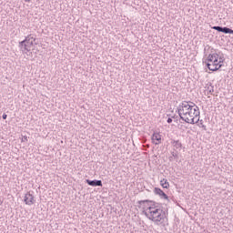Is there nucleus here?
Masks as SVG:
<instances>
[{
	"instance_id": "nucleus-3",
	"label": "nucleus",
	"mask_w": 233,
	"mask_h": 233,
	"mask_svg": "<svg viewBox=\"0 0 233 233\" xmlns=\"http://www.w3.org/2000/svg\"><path fill=\"white\" fill-rule=\"evenodd\" d=\"M35 45H39V42H37V39L32 35H29L25 38V40L19 42V48L23 54H26L32 50V46Z\"/></svg>"
},
{
	"instance_id": "nucleus-20",
	"label": "nucleus",
	"mask_w": 233,
	"mask_h": 233,
	"mask_svg": "<svg viewBox=\"0 0 233 233\" xmlns=\"http://www.w3.org/2000/svg\"><path fill=\"white\" fill-rule=\"evenodd\" d=\"M25 3H30L31 0H25Z\"/></svg>"
},
{
	"instance_id": "nucleus-1",
	"label": "nucleus",
	"mask_w": 233,
	"mask_h": 233,
	"mask_svg": "<svg viewBox=\"0 0 233 233\" xmlns=\"http://www.w3.org/2000/svg\"><path fill=\"white\" fill-rule=\"evenodd\" d=\"M177 110L180 119L185 123H189V125L199 123V107L193 102L183 101Z\"/></svg>"
},
{
	"instance_id": "nucleus-5",
	"label": "nucleus",
	"mask_w": 233,
	"mask_h": 233,
	"mask_svg": "<svg viewBox=\"0 0 233 233\" xmlns=\"http://www.w3.org/2000/svg\"><path fill=\"white\" fill-rule=\"evenodd\" d=\"M153 192L156 196H158L160 199H167V201H169L168 195L166 192H164L161 188L155 187Z\"/></svg>"
},
{
	"instance_id": "nucleus-12",
	"label": "nucleus",
	"mask_w": 233,
	"mask_h": 233,
	"mask_svg": "<svg viewBox=\"0 0 233 233\" xmlns=\"http://www.w3.org/2000/svg\"><path fill=\"white\" fill-rule=\"evenodd\" d=\"M160 185L163 188H169L170 187V184L168 183V180H167L166 178H164L160 181Z\"/></svg>"
},
{
	"instance_id": "nucleus-11",
	"label": "nucleus",
	"mask_w": 233,
	"mask_h": 233,
	"mask_svg": "<svg viewBox=\"0 0 233 233\" xmlns=\"http://www.w3.org/2000/svg\"><path fill=\"white\" fill-rule=\"evenodd\" d=\"M206 65H207L208 70H211V72H216V71L219 70V67L214 66L213 64H210L208 62V63H206Z\"/></svg>"
},
{
	"instance_id": "nucleus-10",
	"label": "nucleus",
	"mask_w": 233,
	"mask_h": 233,
	"mask_svg": "<svg viewBox=\"0 0 233 233\" xmlns=\"http://www.w3.org/2000/svg\"><path fill=\"white\" fill-rule=\"evenodd\" d=\"M171 145L176 148V150H181V147H183L179 140H172Z\"/></svg>"
},
{
	"instance_id": "nucleus-16",
	"label": "nucleus",
	"mask_w": 233,
	"mask_h": 233,
	"mask_svg": "<svg viewBox=\"0 0 233 233\" xmlns=\"http://www.w3.org/2000/svg\"><path fill=\"white\" fill-rule=\"evenodd\" d=\"M2 117H3V119H6V117H8V115L7 114H3Z\"/></svg>"
},
{
	"instance_id": "nucleus-4",
	"label": "nucleus",
	"mask_w": 233,
	"mask_h": 233,
	"mask_svg": "<svg viewBox=\"0 0 233 233\" xmlns=\"http://www.w3.org/2000/svg\"><path fill=\"white\" fill-rule=\"evenodd\" d=\"M206 61H208V63L210 65L217 66L218 70L221 68V66H223V64L219 63V56H218V53L209 54Z\"/></svg>"
},
{
	"instance_id": "nucleus-7",
	"label": "nucleus",
	"mask_w": 233,
	"mask_h": 233,
	"mask_svg": "<svg viewBox=\"0 0 233 233\" xmlns=\"http://www.w3.org/2000/svg\"><path fill=\"white\" fill-rule=\"evenodd\" d=\"M24 202L25 203V205H34V203H35V200L34 199V195L30 194V192L26 193L24 198Z\"/></svg>"
},
{
	"instance_id": "nucleus-6",
	"label": "nucleus",
	"mask_w": 233,
	"mask_h": 233,
	"mask_svg": "<svg viewBox=\"0 0 233 233\" xmlns=\"http://www.w3.org/2000/svg\"><path fill=\"white\" fill-rule=\"evenodd\" d=\"M212 30H217V32H222L223 34H233V30L225 26H219V25H215L211 27Z\"/></svg>"
},
{
	"instance_id": "nucleus-13",
	"label": "nucleus",
	"mask_w": 233,
	"mask_h": 233,
	"mask_svg": "<svg viewBox=\"0 0 233 233\" xmlns=\"http://www.w3.org/2000/svg\"><path fill=\"white\" fill-rule=\"evenodd\" d=\"M217 54L218 56V63L220 65H223V63H225V55H223V53H221V52H218Z\"/></svg>"
},
{
	"instance_id": "nucleus-15",
	"label": "nucleus",
	"mask_w": 233,
	"mask_h": 233,
	"mask_svg": "<svg viewBox=\"0 0 233 233\" xmlns=\"http://www.w3.org/2000/svg\"><path fill=\"white\" fill-rule=\"evenodd\" d=\"M171 155H172L173 157H175L177 159V157H179V155L176 152H171Z\"/></svg>"
},
{
	"instance_id": "nucleus-19",
	"label": "nucleus",
	"mask_w": 233,
	"mask_h": 233,
	"mask_svg": "<svg viewBox=\"0 0 233 233\" xmlns=\"http://www.w3.org/2000/svg\"><path fill=\"white\" fill-rule=\"evenodd\" d=\"M169 161H174V157L173 156L169 157Z\"/></svg>"
},
{
	"instance_id": "nucleus-9",
	"label": "nucleus",
	"mask_w": 233,
	"mask_h": 233,
	"mask_svg": "<svg viewBox=\"0 0 233 233\" xmlns=\"http://www.w3.org/2000/svg\"><path fill=\"white\" fill-rule=\"evenodd\" d=\"M152 141L156 145H159L161 143V136L158 133H154L152 136Z\"/></svg>"
},
{
	"instance_id": "nucleus-2",
	"label": "nucleus",
	"mask_w": 233,
	"mask_h": 233,
	"mask_svg": "<svg viewBox=\"0 0 233 233\" xmlns=\"http://www.w3.org/2000/svg\"><path fill=\"white\" fill-rule=\"evenodd\" d=\"M145 203H153V205L147 208L148 212L143 211L144 216H146V218L150 221H153L155 225H163V223H165V219H167V213L163 208L156 206V202L149 199L140 200L137 202L138 205H145Z\"/></svg>"
},
{
	"instance_id": "nucleus-8",
	"label": "nucleus",
	"mask_w": 233,
	"mask_h": 233,
	"mask_svg": "<svg viewBox=\"0 0 233 233\" xmlns=\"http://www.w3.org/2000/svg\"><path fill=\"white\" fill-rule=\"evenodd\" d=\"M86 183L89 185V187H103V181L101 180H90V179H86Z\"/></svg>"
},
{
	"instance_id": "nucleus-17",
	"label": "nucleus",
	"mask_w": 233,
	"mask_h": 233,
	"mask_svg": "<svg viewBox=\"0 0 233 233\" xmlns=\"http://www.w3.org/2000/svg\"><path fill=\"white\" fill-rule=\"evenodd\" d=\"M22 141H28V137H24L22 138Z\"/></svg>"
},
{
	"instance_id": "nucleus-18",
	"label": "nucleus",
	"mask_w": 233,
	"mask_h": 233,
	"mask_svg": "<svg viewBox=\"0 0 233 233\" xmlns=\"http://www.w3.org/2000/svg\"><path fill=\"white\" fill-rule=\"evenodd\" d=\"M167 123H168V124L172 123V118H171V117H168V118H167Z\"/></svg>"
},
{
	"instance_id": "nucleus-14",
	"label": "nucleus",
	"mask_w": 233,
	"mask_h": 233,
	"mask_svg": "<svg viewBox=\"0 0 233 233\" xmlns=\"http://www.w3.org/2000/svg\"><path fill=\"white\" fill-rule=\"evenodd\" d=\"M207 92H208V94H214V87L212 86H208V87H207Z\"/></svg>"
}]
</instances>
